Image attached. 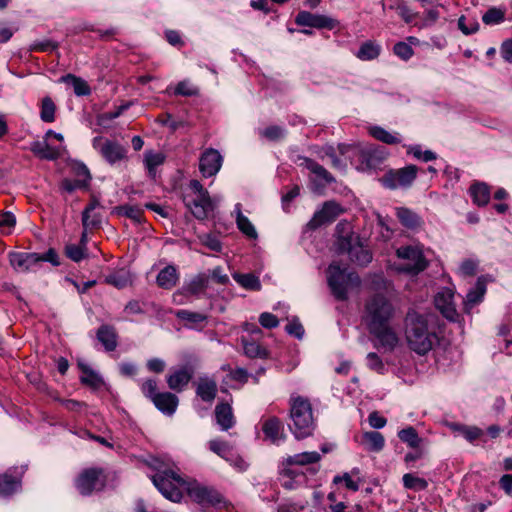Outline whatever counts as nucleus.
Listing matches in <instances>:
<instances>
[{"label": "nucleus", "mask_w": 512, "mask_h": 512, "mask_svg": "<svg viewBox=\"0 0 512 512\" xmlns=\"http://www.w3.org/2000/svg\"><path fill=\"white\" fill-rule=\"evenodd\" d=\"M192 372L186 367L176 370L167 377V384L170 389L180 392L190 382Z\"/></svg>", "instance_id": "nucleus-27"}, {"label": "nucleus", "mask_w": 512, "mask_h": 512, "mask_svg": "<svg viewBox=\"0 0 512 512\" xmlns=\"http://www.w3.org/2000/svg\"><path fill=\"white\" fill-rule=\"evenodd\" d=\"M486 293V280L484 277H479L475 286L467 293L464 300L465 310L470 311L475 305L482 302Z\"/></svg>", "instance_id": "nucleus-24"}, {"label": "nucleus", "mask_w": 512, "mask_h": 512, "mask_svg": "<svg viewBox=\"0 0 512 512\" xmlns=\"http://www.w3.org/2000/svg\"><path fill=\"white\" fill-rule=\"evenodd\" d=\"M102 215L97 212H82V225L85 230L97 229L101 226Z\"/></svg>", "instance_id": "nucleus-51"}, {"label": "nucleus", "mask_w": 512, "mask_h": 512, "mask_svg": "<svg viewBox=\"0 0 512 512\" xmlns=\"http://www.w3.org/2000/svg\"><path fill=\"white\" fill-rule=\"evenodd\" d=\"M369 133L375 139L389 145L398 144L401 142V137L398 133H390L380 126H372L369 128Z\"/></svg>", "instance_id": "nucleus-36"}, {"label": "nucleus", "mask_w": 512, "mask_h": 512, "mask_svg": "<svg viewBox=\"0 0 512 512\" xmlns=\"http://www.w3.org/2000/svg\"><path fill=\"white\" fill-rule=\"evenodd\" d=\"M298 165L308 169L318 179L323 180L325 184H331L335 182V179L331 173L313 159L304 156H298Z\"/></svg>", "instance_id": "nucleus-20"}, {"label": "nucleus", "mask_w": 512, "mask_h": 512, "mask_svg": "<svg viewBox=\"0 0 512 512\" xmlns=\"http://www.w3.org/2000/svg\"><path fill=\"white\" fill-rule=\"evenodd\" d=\"M380 46L372 41H367L361 45L356 56L364 61L376 59L380 54Z\"/></svg>", "instance_id": "nucleus-47"}, {"label": "nucleus", "mask_w": 512, "mask_h": 512, "mask_svg": "<svg viewBox=\"0 0 512 512\" xmlns=\"http://www.w3.org/2000/svg\"><path fill=\"white\" fill-rule=\"evenodd\" d=\"M343 213L342 207L335 201H326L307 223V228L315 230L322 225L332 223Z\"/></svg>", "instance_id": "nucleus-13"}, {"label": "nucleus", "mask_w": 512, "mask_h": 512, "mask_svg": "<svg viewBox=\"0 0 512 512\" xmlns=\"http://www.w3.org/2000/svg\"><path fill=\"white\" fill-rule=\"evenodd\" d=\"M396 215L400 220L401 224L407 228L413 229L421 224L420 217L408 208L400 207L397 208Z\"/></svg>", "instance_id": "nucleus-43"}, {"label": "nucleus", "mask_w": 512, "mask_h": 512, "mask_svg": "<svg viewBox=\"0 0 512 512\" xmlns=\"http://www.w3.org/2000/svg\"><path fill=\"white\" fill-rule=\"evenodd\" d=\"M393 51L395 55L404 61L409 60L413 55L412 47L406 42H398L394 45Z\"/></svg>", "instance_id": "nucleus-57"}, {"label": "nucleus", "mask_w": 512, "mask_h": 512, "mask_svg": "<svg viewBox=\"0 0 512 512\" xmlns=\"http://www.w3.org/2000/svg\"><path fill=\"white\" fill-rule=\"evenodd\" d=\"M402 480L405 488L414 491H422L428 487V482L424 478H420L411 473L404 474Z\"/></svg>", "instance_id": "nucleus-49"}, {"label": "nucleus", "mask_w": 512, "mask_h": 512, "mask_svg": "<svg viewBox=\"0 0 512 512\" xmlns=\"http://www.w3.org/2000/svg\"><path fill=\"white\" fill-rule=\"evenodd\" d=\"M159 469L158 466H156ZM152 482L158 491L168 500L178 503L182 499L180 487L185 485L184 479L170 469L158 470L152 476Z\"/></svg>", "instance_id": "nucleus-5"}, {"label": "nucleus", "mask_w": 512, "mask_h": 512, "mask_svg": "<svg viewBox=\"0 0 512 512\" xmlns=\"http://www.w3.org/2000/svg\"><path fill=\"white\" fill-rule=\"evenodd\" d=\"M92 146L110 165L127 159L128 149L117 141L96 136L92 140Z\"/></svg>", "instance_id": "nucleus-8"}, {"label": "nucleus", "mask_w": 512, "mask_h": 512, "mask_svg": "<svg viewBox=\"0 0 512 512\" xmlns=\"http://www.w3.org/2000/svg\"><path fill=\"white\" fill-rule=\"evenodd\" d=\"M432 315L408 309L404 318V333L408 346L419 355L427 354L438 342L434 327L429 322Z\"/></svg>", "instance_id": "nucleus-1"}, {"label": "nucleus", "mask_w": 512, "mask_h": 512, "mask_svg": "<svg viewBox=\"0 0 512 512\" xmlns=\"http://www.w3.org/2000/svg\"><path fill=\"white\" fill-rule=\"evenodd\" d=\"M394 314L393 304L381 293L374 294L366 301L364 320L368 329L376 330L390 324Z\"/></svg>", "instance_id": "nucleus-4"}, {"label": "nucleus", "mask_w": 512, "mask_h": 512, "mask_svg": "<svg viewBox=\"0 0 512 512\" xmlns=\"http://www.w3.org/2000/svg\"><path fill=\"white\" fill-rule=\"evenodd\" d=\"M78 366L82 372L80 376L82 384L90 387L92 390H98L104 385L103 378L88 365L79 363Z\"/></svg>", "instance_id": "nucleus-28"}, {"label": "nucleus", "mask_w": 512, "mask_h": 512, "mask_svg": "<svg viewBox=\"0 0 512 512\" xmlns=\"http://www.w3.org/2000/svg\"><path fill=\"white\" fill-rule=\"evenodd\" d=\"M285 330L289 335H292V336L296 337L297 339H302V337L304 335V328H303L302 324L296 319L289 322L286 325Z\"/></svg>", "instance_id": "nucleus-61"}, {"label": "nucleus", "mask_w": 512, "mask_h": 512, "mask_svg": "<svg viewBox=\"0 0 512 512\" xmlns=\"http://www.w3.org/2000/svg\"><path fill=\"white\" fill-rule=\"evenodd\" d=\"M291 465L287 464V460L283 462L282 467L280 469V477L281 478H301L305 479V475L302 471L298 469H294L290 467Z\"/></svg>", "instance_id": "nucleus-59"}, {"label": "nucleus", "mask_w": 512, "mask_h": 512, "mask_svg": "<svg viewBox=\"0 0 512 512\" xmlns=\"http://www.w3.org/2000/svg\"><path fill=\"white\" fill-rule=\"evenodd\" d=\"M500 53L504 61L512 64V38L502 43Z\"/></svg>", "instance_id": "nucleus-64"}, {"label": "nucleus", "mask_w": 512, "mask_h": 512, "mask_svg": "<svg viewBox=\"0 0 512 512\" xmlns=\"http://www.w3.org/2000/svg\"><path fill=\"white\" fill-rule=\"evenodd\" d=\"M260 135L267 138L270 141H278L285 137L286 131L284 128L272 125L260 131Z\"/></svg>", "instance_id": "nucleus-53"}, {"label": "nucleus", "mask_w": 512, "mask_h": 512, "mask_svg": "<svg viewBox=\"0 0 512 512\" xmlns=\"http://www.w3.org/2000/svg\"><path fill=\"white\" fill-rule=\"evenodd\" d=\"M56 106L50 97H45L42 100L40 118L43 122L51 123L55 120Z\"/></svg>", "instance_id": "nucleus-50"}, {"label": "nucleus", "mask_w": 512, "mask_h": 512, "mask_svg": "<svg viewBox=\"0 0 512 512\" xmlns=\"http://www.w3.org/2000/svg\"><path fill=\"white\" fill-rule=\"evenodd\" d=\"M9 263L17 272H34L40 267V254L29 252H10Z\"/></svg>", "instance_id": "nucleus-14"}, {"label": "nucleus", "mask_w": 512, "mask_h": 512, "mask_svg": "<svg viewBox=\"0 0 512 512\" xmlns=\"http://www.w3.org/2000/svg\"><path fill=\"white\" fill-rule=\"evenodd\" d=\"M142 393L151 401L159 394L157 392V383L153 379H147L141 386Z\"/></svg>", "instance_id": "nucleus-62"}, {"label": "nucleus", "mask_w": 512, "mask_h": 512, "mask_svg": "<svg viewBox=\"0 0 512 512\" xmlns=\"http://www.w3.org/2000/svg\"><path fill=\"white\" fill-rule=\"evenodd\" d=\"M175 316L185 322V327L189 329L202 330L206 323L208 316L200 312H193L185 309L175 311Z\"/></svg>", "instance_id": "nucleus-18"}, {"label": "nucleus", "mask_w": 512, "mask_h": 512, "mask_svg": "<svg viewBox=\"0 0 512 512\" xmlns=\"http://www.w3.org/2000/svg\"><path fill=\"white\" fill-rule=\"evenodd\" d=\"M473 202L478 206H485L490 200V190L485 183H475L469 189Z\"/></svg>", "instance_id": "nucleus-35"}, {"label": "nucleus", "mask_w": 512, "mask_h": 512, "mask_svg": "<svg viewBox=\"0 0 512 512\" xmlns=\"http://www.w3.org/2000/svg\"><path fill=\"white\" fill-rule=\"evenodd\" d=\"M367 366L378 373H383L385 370V366L381 358L374 352H370L366 357Z\"/></svg>", "instance_id": "nucleus-58"}, {"label": "nucleus", "mask_w": 512, "mask_h": 512, "mask_svg": "<svg viewBox=\"0 0 512 512\" xmlns=\"http://www.w3.org/2000/svg\"><path fill=\"white\" fill-rule=\"evenodd\" d=\"M262 431L273 444H279L284 439L283 424L277 417L268 418L262 425Z\"/></svg>", "instance_id": "nucleus-23"}, {"label": "nucleus", "mask_w": 512, "mask_h": 512, "mask_svg": "<svg viewBox=\"0 0 512 512\" xmlns=\"http://www.w3.org/2000/svg\"><path fill=\"white\" fill-rule=\"evenodd\" d=\"M75 486L83 496L101 491L106 486V476L101 468L83 470L75 480Z\"/></svg>", "instance_id": "nucleus-7"}, {"label": "nucleus", "mask_w": 512, "mask_h": 512, "mask_svg": "<svg viewBox=\"0 0 512 512\" xmlns=\"http://www.w3.org/2000/svg\"><path fill=\"white\" fill-rule=\"evenodd\" d=\"M399 439L406 443L409 447L413 449L419 448L422 439L419 437L416 429L412 426L404 428L398 432Z\"/></svg>", "instance_id": "nucleus-45"}, {"label": "nucleus", "mask_w": 512, "mask_h": 512, "mask_svg": "<svg viewBox=\"0 0 512 512\" xmlns=\"http://www.w3.org/2000/svg\"><path fill=\"white\" fill-rule=\"evenodd\" d=\"M215 418L221 430L227 431L235 425L232 408L227 403H220L215 407Z\"/></svg>", "instance_id": "nucleus-25"}, {"label": "nucleus", "mask_w": 512, "mask_h": 512, "mask_svg": "<svg viewBox=\"0 0 512 512\" xmlns=\"http://www.w3.org/2000/svg\"><path fill=\"white\" fill-rule=\"evenodd\" d=\"M369 332L378 340L380 346L387 351H392L398 345L399 338L390 324L383 325L376 330L368 329Z\"/></svg>", "instance_id": "nucleus-17"}, {"label": "nucleus", "mask_w": 512, "mask_h": 512, "mask_svg": "<svg viewBox=\"0 0 512 512\" xmlns=\"http://www.w3.org/2000/svg\"><path fill=\"white\" fill-rule=\"evenodd\" d=\"M198 92V88L191 84V82L188 80L180 81L175 88V94L181 96H195L198 94Z\"/></svg>", "instance_id": "nucleus-54"}, {"label": "nucleus", "mask_w": 512, "mask_h": 512, "mask_svg": "<svg viewBox=\"0 0 512 512\" xmlns=\"http://www.w3.org/2000/svg\"><path fill=\"white\" fill-rule=\"evenodd\" d=\"M186 490L188 496L199 505L217 506L222 502V496L218 491L198 482L188 483Z\"/></svg>", "instance_id": "nucleus-11"}, {"label": "nucleus", "mask_w": 512, "mask_h": 512, "mask_svg": "<svg viewBox=\"0 0 512 512\" xmlns=\"http://www.w3.org/2000/svg\"><path fill=\"white\" fill-rule=\"evenodd\" d=\"M143 212L140 206L128 204L116 206L112 211V213L118 216H125L138 224L143 221Z\"/></svg>", "instance_id": "nucleus-33"}, {"label": "nucleus", "mask_w": 512, "mask_h": 512, "mask_svg": "<svg viewBox=\"0 0 512 512\" xmlns=\"http://www.w3.org/2000/svg\"><path fill=\"white\" fill-rule=\"evenodd\" d=\"M196 395L204 402H212L217 395V382L207 376L200 377L196 386Z\"/></svg>", "instance_id": "nucleus-22"}, {"label": "nucleus", "mask_w": 512, "mask_h": 512, "mask_svg": "<svg viewBox=\"0 0 512 512\" xmlns=\"http://www.w3.org/2000/svg\"><path fill=\"white\" fill-rule=\"evenodd\" d=\"M417 172L418 168L415 165H408L401 169L389 171L381 178V182L384 187L389 189L409 187L416 179Z\"/></svg>", "instance_id": "nucleus-10"}, {"label": "nucleus", "mask_w": 512, "mask_h": 512, "mask_svg": "<svg viewBox=\"0 0 512 512\" xmlns=\"http://www.w3.org/2000/svg\"><path fill=\"white\" fill-rule=\"evenodd\" d=\"M223 157L218 150L206 149L199 159V170L204 177L215 176L221 169Z\"/></svg>", "instance_id": "nucleus-16"}, {"label": "nucleus", "mask_w": 512, "mask_h": 512, "mask_svg": "<svg viewBox=\"0 0 512 512\" xmlns=\"http://www.w3.org/2000/svg\"><path fill=\"white\" fill-rule=\"evenodd\" d=\"M208 445L209 449L213 453L217 454L227 462H232L231 457L233 456V450L228 442L219 439H213L209 441Z\"/></svg>", "instance_id": "nucleus-38"}, {"label": "nucleus", "mask_w": 512, "mask_h": 512, "mask_svg": "<svg viewBox=\"0 0 512 512\" xmlns=\"http://www.w3.org/2000/svg\"><path fill=\"white\" fill-rule=\"evenodd\" d=\"M504 19H505L504 11L499 8H496V7L489 8L482 16V21L486 25L500 24L504 21Z\"/></svg>", "instance_id": "nucleus-52"}, {"label": "nucleus", "mask_w": 512, "mask_h": 512, "mask_svg": "<svg viewBox=\"0 0 512 512\" xmlns=\"http://www.w3.org/2000/svg\"><path fill=\"white\" fill-rule=\"evenodd\" d=\"M259 322L264 328L272 329L278 326V318L269 312H264L259 316Z\"/></svg>", "instance_id": "nucleus-63"}, {"label": "nucleus", "mask_w": 512, "mask_h": 512, "mask_svg": "<svg viewBox=\"0 0 512 512\" xmlns=\"http://www.w3.org/2000/svg\"><path fill=\"white\" fill-rule=\"evenodd\" d=\"M295 23L298 26L332 30L337 26L338 21L326 15L300 11L295 17Z\"/></svg>", "instance_id": "nucleus-15"}, {"label": "nucleus", "mask_w": 512, "mask_h": 512, "mask_svg": "<svg viewBox=\"0 0 512 512\" xmlns=\"http://www.w3.org/2000/svg\"><path fill=\"white\" fill-rule=\"evenodd\" d=\"M452 298L453 295L450 292L438 293L435 296V306L445 318L455 321L458 314L452 303Z\"/></svg>", "instance_id": "nucleus-21"}, {"label": "nucleus", "mask_w": 512, "mask_h": 512, "mask_svg": "<svg viewBox=\"0 0 512 512\" xmlns=\"http://www.w3.org/2000/svg\"><path fill=\"white\" fill-rule=\"evenodd\" d=\"M78 175L83 176L84 179H77V180L64 179L61 183L62 189L68 193H72L76 189L85 188L91 179V175H90L88 168L85 165H82L79 168Z\"/></svg>", "instance_id": "nucleus-30"}, {"label": "nucleus", "mask_w": 512, "mask_h": 512, "mask_svg": "<svg viewBox=\"0 0 512 512\" xmlns=\"http://www.w3.org/2000/svg\"><path fill=\"white\" fill-rule=\"evenodd\" d=\"M106 283L113 285L114 287L121 289L128 285L129 277L126 273H113L111 275L106 276Z\"/></svg>", "instance_id": "nucleus-55"}, {"label": "nucleus", "mask_w": 512, "mask_h": 512, "mask_svg": "<svg viewBox=\"0 0 512 512\" xmlns=\"http://www.w3.org/2000/svg\"><path fill=\"white\" fill-rule=\"evenodd\" d=\"M155 407L165 415H173L177 409L179 399L170 392L157 394L152 400Z\"/></svg>", "instance_id": "nucleus-19"}, {"label": "nucleus", "mask_w": 512, "mask_h": 512, "mask_svg": "<svg viewBox=\"0 0 512 512\" xmlns=\"http://www.w3.org/2000/svg\"><path fill=\"white\" fill-rule=\"evenodd\" d=\"M363 440L367 446V450L372 452H380L385 445L384 436L377 431H369L363 434Z\"/></svg>", "instance_id": "nucleus-42"}, {"label": "nucleus", "mask_w": 512, "mask_h": 512, "mask_svg": "<svg viewBox=\"0 0 512 512\" xmlns=\"http://www.w3.org/2000/svg\"><path fill=\"white\" fill-rule=\"evenodd\" d=\"M61 81L73 86L74 93L77 96H87L91 93L88 83L80 77L73 74H67L61 78Z\"/></svg>", "instance_id": "nucleus-41"}, {"label": "nucleus", "mask_w": 512, "mask_h": 512, "mask_svg": "<svg viewBox=\"0 0 512 512\" xmlns=\"http://www.w3.org/2000/svg\"><path fill=\"white\" fill-rule=\"evenodd\" d=\"M185 206L191 211L193 216L198 220H205L215 210L216 203L210 197L209 193L205 195L192 196L187 194L184 196Z\"/></svg>", "instance_id": "nucleus-12"}, {"label": "nucleus", "mask_w": 512, "mask_h": 512, "mask_svg": "<svg viewBox=\"0 0 512 512\" xmlns=\"http://www.w3.org/2000/svg\"><path fill=\"white\" fill-rule=\"evenodd\" d=\"M321 455L316 452H303L287 458L288 465H307L318 462Z\"/></svg>", "instance_id": "nucleus-44"}, {"label": "nucleus", "mask_w": 512, "mask_h": 512, "mask_svg": "<svg viewBox=\"0 0 512 512\" xmlns=\"http://www.w3.org/2000/svg\"><path fill=\"white\" fill-rule=\"evenodd\" d=\"M178 280V273L174 266L168 265L164 267L157 275V284L163 289L173 288Z\"/></svg>", "instance_id": "nucleus-32"}, {"label": "nucleus", "mask_w": 512, "mask_h": 512, "mask_svg": "<svg viewBox=\"0 0 512 512\" xmlns=\"http://www.w3.org/2000/svg\"><path fill=\"white\" fill-rule=\"evenodd\" d=\"M234 212L238 229L248 238L256 239L258 237L257 231L251 221L242 214L240 203L235 205Z\"/></svg>", "instance_id": "nucleus-31"}, {"label": "nucleus", "mask_w": 512, "mask_h": 512, "mask_svg": "<svg viewBox=\"0 0 512 512\" xmlns=\"http://www.w3.org/2000/svg\"><path fill=\"white\" fill-rule=\"evenodd\" d=\"M19 479L8 474L0 475V497H9L20 488Z\"/></svg>", "instance_id": "nucleus-39"}, {"label": "nucleus", "mask_w": 512, "mask_h": 512, "mask_svg": "<svg viewBox=\"0 0 512 512\" xmlns=\"http://www.w3.org/2000/svg\"><path fill=\"white\" fill-rule=\"evenodd\" d=\"M396 253L399 258L407 260V263L399 268L400 271L409 274H418L428 265L422 251L417 247H400L397 249Z\"/></svg>", "instance_id": "nucleus-9"}, {"label": "nucleus", "mask_w": 512, "mask_h": 512, "mask_svg": "<svg viewBox=\"0 0 512 512\" xmlns=\"http://www.w3.org/2000/svg\"><path fill=\"white\" fill-rule=\"evenodd\" d=\"M233 279L244 289L250 291H260L262 288L260 279L253 273H234Z\"/></svg>", "instance_id": "nucleus-34"}, {"label": "nucleus", "mask_w": 512, "mask_h": 512, "mask_svg": "<svg viewBox=\"0 0 512 512\" xmlns=\"http://www.w3.org/2000/svg\"><path fill=\"white\" fill-rule=\"evenodd\" d=\"M208 286V276L205 274H198L192 278L189 283L184 286V290L191 294L197 295L204 291Z\"/></svg>", "instance_id": "nucleus-46"}, {"label": "nucleus", "mask_w": 512, "mask_h": 512, "mask_svg": "<svg viewBox=\"0 0 512 512\" xmlns=\"http://www.w3.org/2000/svg\"><path fill=\"white\" fill-rule=\"evenodd\" d=\"M363 157L368 168L377 169L385 161L386 153L383 147H378L366 151Z\"/></svg>", "instance_id": "nucleus-37"}, {"label": "nucleus", "mask_w": 512, "mask_h": 512, "mask_svg": "<svg viewBox=\"0 0 512 512\" xmlns=\"http://www.w3.org/2000/svg\"><path fill=\"white\" fill-rule=\"evenodd\" d=\"M327 282L332 295L338 301L348 299V293L358 289L361 279L357 273L341 268L337 263H331L327 269Z\"/></svg>", "instance_id": "nucleus-3"}, {"label": "nucleus", "mask_w": 512, "mask_h": 512, "mask_svg": "<svg viewBox=\"0 0 512 512\" xmlns=\"http://www.w3.org/2000/svg\"><path fill=\"white\" fill-rule=\"evenodd\" d=\"M336 247L339 254L347 253L350 260L357 265L366 266L372 261V253L364 247L358 234L350 233L348 236H342L336 241Z\"/></svg>", "instance_id": "nucleus-6"}, {"label": "nucleus", "mask_w": 512, "mask_h": 512, "mask_svg": "<svg viewBox=\"0 0 512 512\" xmlns=\"http://www.w3.org/2000/svg\"><path fill=\"white\" fill-rule=\"evenodd\" d=\"M244 354L249 358H267L268 352L255 341L242 339Z\"/></svg>", "instance_id": "nucleus-48"}, {"label": "nucleus", "mask_w": 512, "mask_h": 512, "mask_svg": "<svg viewBox=\"0 0 512 512\" xmlns=\"http://www.w3.org/2000/svg\"><path fill=\"white\" fill-rule=\"evenodd\" d=\"M98 341L104 346L106 351H114L117 347V333L111 325H101L96 333Z\"/></svg>", "instance_id": "nucleus-26"}, {"label": "nucleus", "mask_w": 512, "mask_h": 512, "mask_svg": "<svg viewBox=\"0 0 512 512\" xmlns=\"http://www.w3.org/2000/svg\"><path fill=\"white\" fill-rule=\"evenodd\" d=\"M58 46L59 45L57 42L46 39V40H42V41H35L31 45V50L46 52V51L56 50L58 48Z\"/></svg>", "instance_id": "nucleus-60"}, {"label": "nucleus", "mask_w": 512, "mask_h": 512, "mask_svg": "<svg viewBox=\"0 0 512 512\" xmlns=\"http://www.w3.org/2000/svg\"><path fill=\"white\" fill-rule=\"evenodd\" d=\"M85 249L79 245L69 244L65 247L66 256L74 262H80L86 257Z\"/></svg>", "instance_id": "nucleus-56"}, {"label": "nucleus", "mask_w": 512, "mask_h": 512, "mask_svg": "<svg viewBox=\"0 0 512 512\" xmlns=\"http://www.w3.org/2000/svg\"><path fill=\"white\" fill-rule=\"evenodd\" d=\"M30 150L40 159L55 160L60 156L59 150L50 146L46 140L34 141L31 144Z\"/></svg>", "instance_id": "nucleus-29"}, {"label": "nucleus", "mask_w": 512, "mask_h": 512, "mask_svg": "<svg viewBox=\"0 0 512 512\" xmlns=\"http://www.w3.org/2000/svg\"><path fill=\"white\" fill-rule=\"evenodd\" d=\"M165 161L164 154L160 152L146 151L144 154V164L148 170L150 177L154 178L156 175V168L162 165Z\"/></svg>", "instance_id": "nucleus-40"}, {"label": "nucleus", "mask_w": 512, "mask_h": 512, "mask_svg": "<svg viewBox=\"0 0 512 512\" xmlns=\"http://www.w3.org/2000/svg\"><path fill=\"white\" fill-rule=\"evenodd\" d=\"M289 425L291 432L296 439H304L310 436L315 428L312 407L307 398L297 396L290 399Z\"/></svg>", "instance_id": "nucleus-2"}]
</instances>
